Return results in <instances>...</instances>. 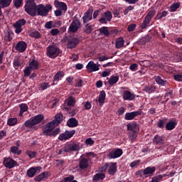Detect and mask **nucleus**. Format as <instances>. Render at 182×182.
Segmentation results:
<instances>
[{
    "mask_svg": "<svg viewBox=\"0 0 182 182\" xmlns=\"http://www.w3.org/2000/svg\"><path fill=\"white\" fill-rule=\"evenodd\" d=\"M63 120V115L62 114H57L55 117V119L46 124L43 129V133L44 136H57L60 133V129L57 128L55 130V127L60 124V122Z\"/></svg>",
    "mask_w": 182,
    "mask_h": 182,
    "instance_id": "nucleus-1",
    "label": "nucleus"
},
{
    "mask_svg": "<svg viewBox=\"0 0 182 182\" xmlns=\"http://www.w3.org/2000/svg\"><path fill=\"white\" fill-rule=\"evenodd\" d=\"M24 8L26 14L30 15V16H36L38 6H36L35 0H27Z\"/></svg>",
    "mask_w": 182,
    "mask_h": 182,
    "instance_id": "nucleus-2",
    "label": "nucleus"
},
{
    "mask_svg": "<svg viewBox=\"0 0 182 182\" xmlns=\"http://www.w3.org/2000/svg\"><path fill=\"white\" fill-rule=\"evenodd\" d=\"M79 150H80L79 144L75 142L68 143L58 151V154H65V153H69L70 151H79Z\"/></svg>",
    "mask_w": 182,
    "mask_h": 182,
    "instance_id": "nucleus-3",
    "label": "nucleus"
},
{
    "mask_svg": "<svg viewBox=\"0 0 182 182\" xmlns=\"http://www.w3.org/2000/svg\"><path fill=\"white\" fill-rule=\"evenodd\" d=\"M96 154L92 152H90L88 154H86L85 155H82V157H85L82 158L80 162H79V166L81 170H83L85 168H87L89 167V162L87 160H92L93 157H95Z\"/></svg>",
    "mask_w": 182,
    "mask_h": 182,
    "instance_id": "nucleus-4",
    "label": "nucleus"
},
{
    "mask_svg": "<svg viewBox=\"0 0 182 182\" xmlns=\"http://www.w3.org/2000/svg\"><path fill=\"white\" fill-rule=\"evenodd\" d=\"M54 6L57 8V10L55 11V16H60L62 15V12H64L65 14V12L68 11V5L64 2L55 0Z\"/></svg>",
    "mask_w": 182,
    "mask_h": 182,
    "instance_id": "nucleus-5",
    "label": "nucleus"
},
{
    "mask_svg": "<svg viewBox=\"0 0 182 182\" xmlns=\"http://www.w3.org/2000/svg\"><path fill=\"white\" fill-rule=\"evenodd\" d=\"M49 11H52L50 4H47L46 6L40 4L37 6V15L40 16H47Z\"/></svg>",
    "mask_w": 182,
    "mask_h": 182,
    "instance_id": "nucleus-6",
    "label": "nucleus"
},
{
    "mask_svg": "<svg viewBox=\"0 0 182 182\" xmlns=\"http://www.w3.org/2000/svg\"><path fill=\"white\" fill-rule=\"evenodd\" d=\"M154 15H156V10L154 9H152L147 13L141 26L142 29H146V28H148V26L150 25L151 19H153L154 17Z\"/></svg>",
    "mask_w": 182,
    "mask_h": 182,
    "instance_id": "nucleus-7",
    "label": "nucleus"
},
{
    "mask_svg": "<svg viewBox=\"0 0 182 182\" xmlns=\"http://www.w3.org/2000/svg\"><path fill=\"white\" fill-rule=\"evenodd\" d=\"M43 120V115L38 114L33 117L31 119L27 120L24 124L26 127H32L33 126H36V124H38Z\"/></svg>",
    "mask_w": 182,
    "mask_h": 182,
    "instance_id": "nucleus-8",
    "label": "nucleus"
},
{
    "mask_svg": "<svg viewBox=\"0 0 182 182\" xmlns=\"http://www.w3.org/2000/svg\"><path fill=\"white\" fill-rule=\"evenodd\" d=\"M60 53V50L58 48V46L53 45V46H49L47 48V56L48 58H56L59 56V54Z\"/></svg>",
    "mask_w": 182,
    "mask_h": 182,
    "instance_id": "nucleus-9",
    "label": "nucleus"
},
{
    "mask_svg": "<svg viewBox=\"0 0 182 182\" xmlns=\"http://www.w3.org/2000/svg\"><path fill=\"white\" fill-rule=\"evenodd\" d=\"M123 154V150L122 149H110L108 151L107 157L110 159H119Z\"/></svg>",
    "mask_w": 182,
    "mask_h": 182,
    "instance_id": "nucleus-10",
    "label": "nucleus"
},
{
    "mask_svg": "<svg viewBox=\"0 0 182 182\" xmlns=\"http://www.w3.org/2000/svg\"><path fill=\"white\" fill-rule=\"evenodd\" d=\"M26 25V20L22 18L17 21L14 24V27L15 28V32L17 34L21 33L22 32V26H25Z\"/></svg>",
    "mask_w": 182,
    "mask_h": 182,
    "instance_id": "nucleus-11",
    "label": "nucleus"
},
{
    "mask_svg": "<svg viewBox=\"0 0 182 182\" xmlns=\"http://www.w3.org/2000/svg\"><path fill=\"white\" fill-rule=\"evenodd\" d=\"M112 18H113L112 12L107 11L102 15L99 22L100 23H107V22H110V21H112Z\"/></svg>",
    "mask_w": 182,
    "mask_h": 182,
    "instance_id": "nucleus-12",
    "label": "nucleus"
},
{
    "mask_svg": "<svg viewBox=\"0 0 182 182\" xmlns=\"http://www.w3.org/2000/svg\"><path fill=\"white\" fill-rule=\"evenodd\" d=\"M3 164L7 168H14V167L18 166V162L11 158H4Z\"/></svg>",
    "mask_w": 182,
    "mask_h": 182,
    "instance_id": "nucleus-13",
    "label": "nucleus"
},
{
    "mask_svg": "<svg viewBox=\"0 0 182 182\" xmlns=\"http://www.w3.org/2000/svg\"><path fill=\"white\" fill-rule=\"evenodd\" d=\"M100 68V65L95 63L93 61H90L86 66L87 71L88 73H92L93 72H97Z\"/></svg>",
    "mask_w": 182,
    "mask_h": 182,
    "instance_id": "nucleus-14",
    "label": "nucleus"
},
{
    "mask_svg": "<svg viewBox=\"0 0 182 182\" xmlns=\"http://www.w3.org/2000/svg\"><path fill=\"white\" fill-rule=\"evenodd\" d=\"M80 22H79V21H77V20H75L70 25L68 31H69V32H71L72 33H75V32H77V31L80 29Z\"/></svg>",
    "mask_w": 182,
    "mask_h": 182,
    "instance_id": "nucleus-15",
    "label": "nucleus"
},
{
    "mask_svg": "<svg viewBox=\"0 0 182 182\" xmlns=\"http://www.w3.org/2000/svg\"><path fill=\"white\" fill-rule=\"evenodd\" d=\"M117 171V163L116 162H111L108 165V173L110 176H114Z\"/></svg>",
    "mask_w": 182,
    "mask_h": 182,
    "instance_id": "nucleus-16",
    "label": "nucleus"
},
{
    "mask_svg": "<svg viewBox=\"0 0 182 182\" xmlns=\"http://www.w3.org/2000/svg\"><path fill=\"white\" fill-rule=\"evenodd\" d=\"M122 97L124 99V100H134V99H136V95H134V93H132V92L129 91V90H124L123 92V95Z\"/></svg>",
    "mask_w": 182,
    "mask_h": 182,
    "instance_id": "nucleus-17",
    "label": "nucleus"
},
{
    "mask_svg": "<svg viewBox=\"0 0 182 182\" xmlns=\"http://www.w3.org/2000/svg\"><path fill=\"white\" fill-rule=\"evenodd\" d=\"M28 45L25 41H19L16 45V50H18V52H21V53L25 52L26 50Z\"/></svg>",
    "mask_w": 182,
    "mask_h": 182,
    "instance_id": "nucleus-18",
    "label": "nucleus"
},
{
    "mask_svg": "<svg viewBox=\"0 0 182 182\" xmlns=\"http://www.w3.org/2000/svg\"><path fill=\"white\" fill-rule=\"evenodd\" d=\"M49 176H50V173L49 171H44L36 176L34 180L35 181H43V180H46Z\"/></svg>",
    "mask_w": 182,
    "mask_h": 182,
    "instance_id": "nucleus-19",
    "label": "nucleus"
},
{
    "mask_svg": "<svg viewBox=\"0 0 182 182\" xmlns=\"http://www.w3.org/2000/svg\"><path fill=\"white\" fill-rule=\"evenodd\" d=\"M141 114V112L140 111H136L132 112H127L125 114V120H133L134 117L137 116H140Z\"/></svg>",
    "mask_w": 182,
    "mask_h": 182,
    "instance_id": "nucleus-20",
    "label": "nucleus"
},
{
    "mask_svg": "<svg viewBox=\"0 0 182 182\" xmlns=\"http://www.w3.org/2000/svg\"><path fill=\"white\" fill-rule=\"evenodd\" d=\"M42 169V167L41 166H36V167H31L27 171V176L28 177L32 178L34 177L36 174L37 171H39Z\"/></svg>",
    "mask_w": 182,
    "mask_h": 182,
    "instance_id": "nucleus-21",
    "label": "nucleus"
},
{
    "mask_svg": "<svg viewBox=\"0 0 182 182\" xmlns=\"http://www.w3.org/2000/svg\"><path fill=\"white\" fill-rule=\"evenodd\" d=\"M63 76H65V73L63 71H58L53 77V82H51L50 85L53 86L56 85L55 82H59V80H62L63 79Z\"/></svg>",
    "mask_w": 182,
    "mask_h": 182,
    "instance_id": "nucleus-22",
    "label": "nucleus"
},
{
    "mask_svg": "<svg viewBox=\"0 0 182 182\" xmlns=\"http://www.w3.org/2000/svg\"><path fill=\"white\" fill-rule=\"evenodd\" d=\"M78 44H79V39L76 38H71L68 41L67 48L68 49H73V48H75V46H77Z\"/></svg>",
    "mask_w": 182,
    "mask_h": 182,
    "instance_id": "nucleus-23",
    "label": "nucleus"
},
{
    "mask_svg": "<svg viewBox=\"0 0 182 182\" xmlns=\"http://www.w3.org/2000/svg\"><path fill=\"white\" fill-rule=\"evenodd\" d=\"M92 18H93V10H88L82 17L84 23H87L89 21H92Z\"/></svg>",
    "mask_w": 182,
    "mask_h": 182,
    "instance_id": "nucleus-24",
    "label": "nucleus"
},
{
    "mask_svg": "<svg viewBox=\"0 0 182 182\" xmlns=\"http://www.w3.org/2000/svg\"><path fill=\"white\" fill-rule=\"evenodd\" d=\"M105 100H106V92L105 91H101L98 97V102L100 106H103L105 105Z\"/></svg>",
    "mask_w": 182,
    "mask_h": 182,
    "instance_id": "nucleus-25",
    "label": "nucleus"
},
{
    "mask_svg": "<svg viewBox=\"0 0 182 182\" xmlns=\"http://www.w3.org/2000/svg\"><path fill=\"white\" fill-rule=\"evenodd\" d=\"M28 67L33 70H38L39 69V63L35 60H30Z\"/></svg>",
    "mask_w": 182,
    "mask_h": 182,
    "instance_id": "nucleus-26",
    "label": "nucleus"
},
{
    "mask_svg": "<svg viewBox=\"0 0 182 182\" xmlns=\"http://www.w3.org/2000/svg\"><path fill=\"white\" fill-rule=\"evenodd\" d=\"M153 143L154 144H164V139L162 136L156 135L153 139Z\"/></svg>",
    "mask_w": 182,
    "mask_h": 182,
    "instance_id": "nucleus-27",
    "label": "nucleus"
},
{
    "mask_svg": "<svg viewBox=\"0 0 182 182\" xmlns=\"http://www.w3.org/2000/svg\"><path fill=\"white\" fill-rule=\"evenodd\" d=\"M154 171H156V167L154 166L147 167L143 170V173L145 174V176H151Z\"/></svg>",
    "mask_w": 182,
    "mask_h": 182,
    "instance_id": "nucleus-28",
    "label": "nucleus"
},
{
    "mask_svg": "<svg viewBox=\"0 0 182 182\" xmlns=\"http://www.w3.org/2000/svg\"><path fill=\"white\" fill-rule=\"evenodd\" d=\"M168 15V11H163L162 12H158L156 16H155V21H159V19H163V18H166Z\"/></svg>",
    "mask_w": 182,
    "mask_h": 182,
    "instance_id": "nucleus-29",
    "label": "nucleus"
},
{
    "mask_svg": "<svg viewBox=\"0 0 182 182\" xmlns=\"http://www.w3.org/2000/svg\"><path fill=\"white\" fill-rule=\"evenodd\" d=\"M77 124H79V122L75 118H70L67 122V126H68V127H76Z\"/></svg>",
    "mask_w": 182,
    "mask_h": 182,
    "instance_id": "nucleus-30",
    "label": "nucleus"
},
{
    "mask_svg": "<svg viewBox=\"0 0 182 182\" xmlns=\"http://www.w3.org/2000/svg\"><path fill=\"white\" fill-rule=\"evenodd\" d=\"M95 31V25L86 24L84 27V32L87 35L92 33V31Z\"/></svg>",
    "mask_w": 182,
    "mask_h": 182,
    "instance_id": "nucleus-31",
    "label": "nucleus"
},
{
    "mask_svg": "<svg viewBox=\"0 0 182 182\" xmlns=\"http://www.w3.org/2000/svg\"><path fill=\"white\" fill-rule=\"evenodd\" d=\"M127 130L134 132V133H136V132L139 130V126H137V124L136 123L127 124Z\"/></svg>",
    "mask_w": 182,
    "mask_h": 182,
    "instance_id": "nucleus-32",
    "label": "nucleus"
},
{
    "mask_svg": "<svg viewBox=\"0 0 182 182\" xmlns=\"http://www.w3.org/2000/svg\"><path fill=\"white\" fill-rule=\"evenodd\" d=\"M124 46V39L122 37H119L116 40L115 47L117 49H120V48H123Z\"/></svg>",
    "mask_w": 182,
    "mask_h": 182,
    "instance_id": "nucleus-33",
    "label": "nucleus"
},
{
    "mask_svg": "<svg viewBox=\"0 0 182 182\" xmlns=\"http://www.w3.org/2000/svg\"><path fill=\"white\" fill-rule=\"evenodd\" d=\"M117 82H119V76H116V75H112L109 80H108V83L109 85H110V86H113V85H116Z\"/></svg>",
    "mask_w": 182,
    "mask_h": 182,
    "instance_id": "nucleus-34",
    "label": "nucleus"
},
{
    "mask_svg": "<svg viewBox=\"0 0 182 182\" xmlns=\"http://www.w3.org/2000/svg\"><path fill=\"white\" fill-rule=\"evenodd\" d=\"M105 177L106 176H105V173H97L93 177V181L94 182L100 181V180H103V178H105Z\"/></svg>",
    "mask_w": 182,
    "mask_h": 182,
    "instance_id": "nucleus-35",
    "label": "nucleus"
},
{
    "mask_svg": "<svg viewBox=\"0 0 182 182\" xmlns=\"http://www.w3.org/2000/svg\"><path fill=\"white\" fill-rule=\"evenodd\" d=\"M176 126H177V122H173V121H170L169 122H168L166 124V129L167 130H173V129L176 128Z\"/></svg>",
    "mask_w": 182,
    "mask_h": 182,
    "instance_id": "nucleus-36",
    "label": "nucleus"
},
{
    "mask_svg": "<svg viewBox=\"0 0 182 182\" xmlns=\"http://www.w3.org/2000/svg\"><path fill=\"white\" fill-rule=\"evenodd\" d=\"M154 80L156 82L158 85H160L161 86H165L166 83H167V81L161 79V77L160 76H155Z\"/></svg>",
    "mask_w": 182,
    "mask_h": 182,
    "instance_id": "nucleus-37",
    "label": "nucleus"
},
{
    "mask_svg": "<svg viewBox=\"0 0 182 182\" xmlns=\"http://www.w3.org/2000/svg\"><path fill=\"white\" fill-rule=\"evenodd\" d=\"M12 0H0V6L1 8H8Z\"/></svg>",
    "mask_w": 182,
    "mask_h": 182,
    "instance_id": "nucleus-38",
    "label": "nucleus"
},
{
    "mask_svg": "<svg viewBox=\"0 0 182 182\" xmlns=\"http://www.w3.org/2000/svg\"><path fill=\"white\" fill-rule=\"evenodd\" d=\"M20 107V113H19V116H22V114H23V113H25V112H28V105L26 104H21L19 105Z\"/></svg>",
    "mask_w": 182,
    "mask_h": 182,
    "instance_id": "nucleus-39",
    "label": "nucleus"
},
{
    "mask_svg": "<svg viewBox=\"0 0 182 182\" xmlns=\"http://www.w3.org/2000/svg\"><path fill=\"white\" fill-rule=\"evenodd\" d=\"M181 4L180 2L173 3L170 7L171 12H176L180 8Z\"/></svg>",
    "mask_w": 182,
    "mask_h": 182,
    "instance_id": "nucleus-40",
    "label": "nucleus"
},
{
    "mask_svg": "<svg viewBox=\"0 0 182 182\" xmlns=\"http://www.w3.org/2000/svg\"><path fill=\"white\" fill-rule=\"evenodd\" d=\"M68 106H75L76 105V100L73 97H69L67 100H65Z\"/></svg>",
    "mask_w": 182,
    "mask_h": 182,
    "instance_id": "nucleus-41",
    "label": "nucleus"
},
{
    "mask_svg": "<svg viewBox=\"0 0 182 182\" xmlns=\"http://www.w3.org/2000/svg\"><path fill=\"white\" fill-rule=\"evenodd\" d=\"M30 36H31V38H36V39H39V38H41V33L36 30H32L30 31Z\"/></svg>",
    "mask_w": 182,
    "mask_h": 182,
    "instance_id": "nucleus-42",
    "label": "nucleus"
},
{
    "mask_svg": "<svg viewBox=\"0 0 182 182\" xmlns=\"http://www.w3.org/2000/svg\"><path fill=\"white\" fill-rule=\"evenodd\" d=\"M156 90V87L154 85H151V86H146L144 88V92H146V93H153Z\"/></svg>",
    "mask_w": 182,
    "mask_h": 182,
    "instance_id": "nucleus-43",
    "label": "nucleus"
},
{
    "mask_svg": "<svg viewBox=\"0 0 182 182\" xmlns=\"http://www.w3.org/2000/svg\"><path fill=\"white\" fill-rule=\"evenodd\" d=\"M26 154L28 156L29 159H35L38 153L35 151L28 150L26 151Z\"/></svg>",
    "mask_w": 182,
    "mask_h": 182,
    "instance_id": "nucleus-44",
    "label": "nucleus"
},
{
    "mask_svg": "<svg viewBox=\"0 0 182 182\" xmlns=\"http://www.w3.org/2000/svg\"><path fill=\"white\" fill-rule=\"evenodd\" d=\"M18 123V119L16 118H10L7 121V124L9 126H15Z\"/></svg>",
    "mask_w": 182,
    "mask_h": 182,
    "instance_id": "nucleus-45",
    "label": "nucleus"
},
{
    "mask_svg": "<svg viewBox=\"0 0 182 182\" xmlns=\"http://www.w3.org/2000/svg\"><path fill=\"white\" fill-rule=\"evenodd\" d=\"M52 82H43L40 85V87L42 90H46L51 85Z\"/></svg>",
    "mask_w": 182,
    "mask_h": 182,
    "instance_id": "nucleus-46",
    "label": "nucleus"
},
{
    "mask_svg": "<svg viewBox=\"0 0 182 182\" xmlns=\"http://www.w3.org/2000/svg\"><path fill=\"white\" fill-rule=\"evenodd\" d=\"M100 33L102 35H105V36H108L109 35V29L107 27H102L99 29Z\"/></svg>",
    "mask_w": 182,
    "mask_h": 182,
    "instance_id": "nucleus-47",
    "label": "nucleus"
},
{
    "mask_svg": "<svg viewBox=\"0 0 182 182\" xmlns=\"http://www.w3.org/2000/svg\"><path fill=\"white\" fill-rule=\"evenodd\" d=\"M58 139L59 140H61V141H63V140H69L66 131L65 132V133L60 134Z\"/></svg>",
    "mask_w": 182,
    "mask_h": 182,
    "instance_id": "nucleus-48",
    "label": "nucleus"
},
{
    "mask_svg": "<svg viewBox=\"0 0 182 182\" xmlns=\"http://www.w3.org/2000/svg\"><path fill=\"white\" fill-rule=\"evenodd\" d=\"M32 69L29 67V66H28V67H26V68H25V70H23V72H24V76L26 77H27V76H29L30 75H31V72H32Z\"/></svg>",
    "mask_w": 182,
    "mask_h": 182,
    "instance_id": "nucleus-49",
    "label": "nucleus"
},
{
    "mask_svg": "<svg viewBox=\"0 0 182 182\" xmlns=\"http://www.w3.org/2000/svg\"><path fill=\"white\" fill-rule=\"evenodd\" d=\"M13 65L14 68H19L21 66V62L19 61V58L16 57L14 58Z\"/></svg>",
    "mask_w": 182,
    "mask_h": 182,
    "instance_id": "nucleus-50",
    "label": "nucleus"
},
{
    "mask_svg": "<svg viewBox=\"0 0 182 182\" xmlns=\"http://www.w3.org/2000/svg\"><path fill=\"white\" fill-rule=\"evenodd\" d=\"M14 36V34H12V33H7L5 36V41H6V42H11V41H12V37Z\"/></svg>",
    "mask_w": 182,
    "mask_h": 182,
    "instance_id": "nucleus-51",
    "label": "nucleus"
},
{
    "mask_svg": "<svg viewBox=\"0 0 182 182\" xmlns=\"http://www.w3.org/2000/svg\"><path fill=\"white\" fill-rule=\"evenodd\" d=\"M18 146H11V151L13 153V154H21V151H18Z\"/></svg>",
    "mask_w": 182,
    "mask_h": 182,
    "instance_id": "nucleus-52",
    "label": "nucleus"
},
{
    "mask_svg": "<svg viewBox=\"0 0 182 182\" xmlns=\"http://www.w3.org/2000/svg\"><path fill=\"white\" fill-rule=\"evenodd\" d=\"M45 26L46 29H52V28H55V24H53V21H48Z\"/></svg>",
    "mask_w": 182,
    "mask_h": 182,
    "instance_id": "nucleus-53",
    "label": "nucleus"
},
{
    "mask_svg": "<svg viewBox=\"0 0 182 182\" xmlns=\"http://www.w3.org/2000/svg\"><path fill=\"white\" fill-rule=\"evenodd\" d=\"M141 163V161L139 159L134 161L130 163L129 166L130 167H132V168H133V167H136L137 166H139Z\"/></svg>",
    "mask_w": 182,
    "mask_h": 182,
    "instance_id": "nucleus-54",
    "label": "nucleus"
},
{
    "mask_svg": "<svg viewBox=\"0 0 182 182\" xmlns=\"http://www.w3.org/2000/svg\"><path fill=\"white\" fill-rule=\"evenodd\" d=\"M85 110H90L92 109V102L87 101L84 103Z\"/></svg>",
    "mask_w": 182,
    "mask_h": 182,
    "instance_id": "nucleus-55",
    "label": "nucleus"
},
{
    "mask_svg": "<svg viewBox=\"0 0 182 182\" xmlns=\"http://www.w3.org/2000/svg\"><path fill=\"white\" fill-rule=\"evenodd\" d=\"M85 144H87V146H93L95 141L92 139V138H88L85 140Z\"/></svg>",
    "mask_w": 182,
    "mask_h": 182,
    "instance_id": "nucleus-56",
    "label": "nucleus"
},
{
    "mask_svg": "<svg viewBox=\"0 0 182 182\" xmlns=\"http://www.w3.org/2000/svg\"><path fill=\"white\" fill-rule=\"evenodd\" d=\"M65 132L67 133V136H68V139H72V137H73V135L75 134V133H76V131H75V130L65 131Z\"/></svg>",
    "mask_w": 182,
    "mask_h": 182,
    "instance_id": "nucleus-57",
    "label": "nucleus"
},
{
    "mask_svg": "<svg viewBox=\"0 0 182 182\" xmlns=\"http://www.w3.org/2000/svg\"><path fill=\"white\" fill-rule=\"evenodd\" d=\"M14 6H16V8H19L22 5L23 0H14Z\"/></svg>",
    "mask_w": 182,
    "mask_h": 182,
    "instance_id": "nucleus-58",
    "label": "nucleus"
},
{
    "mask_svg": "<svg viewBox=\"0 0 182 182\" xmlns=\"http://www.w3.org/2000/svg\"><path fill=\"white\" fill-rule=\"evenodd\" d=\"M124 112H126V109L123 107H120L118 110H117V114L118 116H122V114H124Z\"/></svg>",
    "mask_w": 182,
    "mask_h": 182,
    "instance_id": "nucleus-59",
    "label": "nucleus"
},
{
    "mask_svg": "<svg viewBox=\"0 0 182 182\" xmlns=\"http://www.w3.org/2000/svg\"><path fill=\"white\" fill-rule=\"evenodd\" d=\"M164 69L168 73H173V72H174V69L173 68V67L165 66Z\"/></svg>",
    "mask_w": 182,
    "mask_h": 182,
    "instance_id": "nucleus-60",
    "label": "nucleus"
},
{
    "mask_svg": "<svg viewBox=\"0 0 182 182\" xmlns=\"http://www.w3.org/2000/svg\"><path fill=\"white\" fill-rule=\"evenodd\" d=\"M57 104H58V101L53 100L48 103V107H51V109H53V107H55Z\"/></svg>",
    "mask_w": 182,
    "mask_h": 182,
    "instance_id": "nucleus-61",
    "label": "nucleus"
},
{
    "mask_svg": "<svg viewBox=\"0 0 182 182\" xmlns=\"http://www.w3.org/2000/svg\"><path fill=\"white\" fill-rule=\"evenodd\" d=\"M109 167V164H105L104 165L101 166L100 167V170L102 172L106 171V170H107V168Z\"/></svg>",
    "mask_w": 182,
    "mask_h": 182,
    "instance_id": "nucleus-62",
    "label": "nucleus"
},
{
    "mask_svg": "<svg viewBox=\"0 0 182 182\" xmlns=\"http://www.w3.org/2000/svg\"><path fill=\"white\" fill-rule=\"evenodd\" d=\"M50 33L53 36H56V35L59 33V29L58 28L51 29Z\"/></svg>",
    "mask_w": 182,
    "mask_h": 182,
    "instance_id": "nucleus-63",
    "label": "nucleus"
},
{
    "mask_svg": "<svg viewBox=\"0 0 182 182\" xmlns=\"http://www.w3.org/2000/svg\"><path fill=\"white\" fill-rule=\"evenodd\" d=\"M176 59H177L178 62H182V53H176Z\"/></svg>",
    "mask_w": 182,
    "mask_h": 182,
    "instance_id": "nucleus-64",
    "label": "nucleus"
}]
</instances>
